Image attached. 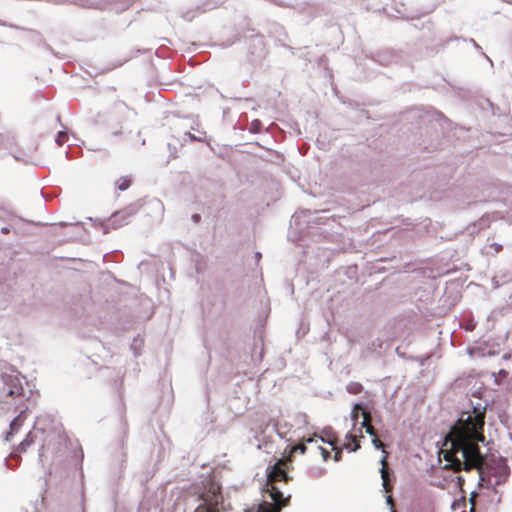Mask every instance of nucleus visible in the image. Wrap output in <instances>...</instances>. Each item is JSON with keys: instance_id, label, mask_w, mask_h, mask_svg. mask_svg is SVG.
I'll use <instances>...</instances> for the list:
<instances>
[{"instance_id": "1", "label": "nucleus", "mask_w": 512, "mask_h": 512, "mask_svg": "<svg viewBox=\"0 0 512 512\" xmlns=\"http://www.w3.org/2000/svg\"><path fill=\"white\" fill-rule=\"evenodd\" d=\"M484 420L485 410L474 408L463 412L446 436L441 453L446 469L454 472L476 469L482 481L492 476L496 478L495 484L500 485L508 478L509 467L501 457L487 461L481 454L478 443L485 441Z\"/></svg>"}, {"instance_id": "2", "label": "nucleus", "mask_w": 512, "mask_h": 512, "mask_svg": "<svg viewBox=\"0 0 512 512\" xmlns=\"http://www.w3.org/2000/svg\"><path fill=\"white\" fill-rule=\"evenodd\" d=\"M266 486L273 503L264 501L258 506L257 512H281L289 504L290 495L284 497L279 487L275 484H266Z\"/></svg>"}, {"instance_id": "3", "label": "nucleus", "mask_w": 512, "mask_h": 512, "mask_svg": "<svg viewBox=\"0 0 512 512\" xmlns=\"http://www.w3.org/2000/svg\"><path fill=\"white\" fill-rule=\"evenodd\" d=\"M4 384L0 387V403H8V398H22L23 387L17 377L4 376Z\"/></svg>"}, {"instance_id": "4", "label": "nucleus", "mask_w": 512, "mask_h": 512, "mask_svg": "<svg viewBox=\"0 0 512 512\" xmlns=\"http://www.w3.org/2000/svg\"><path fill=\"white\" fill-rule=\"evenodd\" d=\"M287 460L280 459L278 460L271 468L267 477V484H275L279 482L288 483L291 480V477L288 475L284 466H286Z\"/></svg>"}, {"instance_id": "5", "label": "nucleus", "mask_w": 512, "mask_h": 512, "mask_svg": "<svg viewBox=\"0 0 512 512\" xmlns=\"http://www.w3.org/2000/svg\"><path fill=\"white\" fill-rule=\"evenodd\" d=\"M382 467L380 469L381 478H382V484L383 488L386 493H390L392 491V485L389 482V472H388V463L386 460V457H383L381 460Z\"/></svg>"}, {"instance_id": "6", "label": "nucleus", "mask_w": 512, "mask_h": 512, "mask_svg": "<svg viewBox=\"0 0 512 512\" xmlns=\"http://www.w3.org/2000/svg\"><path fill=\"white\" fill-rule=\"evenodd\" d=\"M26 420V412L21 411L19 415L11 422L10 424V432L7 434V439L10 435L16 432Z\"/></svg>"}, {"instance_id": "7", "label": "nucleus", "mask_w": 512, "mask_h": 512, "mask_svg": "<svg viewBox=\"0 0 512 512\" xmlns=\"http://www.w3.org/2000/svg\"><path fill=\"white\" fill-rule=\"evenodd\" d=\"M346 438L349 440V442L344 445L346 449L354 452L360 448V442L355 435L348 434Z\"/></svg>"}, {"instance_id": "8", "label": "nucleus", "mask_w": 512, "mask_h": 512, "mask_svg": "<svg viewBox=\"0 0 512 512\" xmlns=\"http://www.w3.org/2000/svg\"><path fill=\"white\" fill-rule=\"evenodd\" d=\"M35 441V436L32 432H29L26 438L19 444L18 451L25 452Z\"/></svg>"}, {"instance_id": "9", "label": "nucleus", "mask_w": 512, "mask_h": 512, "mask_svg": "<svg viewBox=\"0 0 512 512\" xmlns=\"http://www.w3.org/2000/svg\"><path fill=\"white\" fill-rule=\"evenodd\" d=\"M131 185V178L128 176H122L116 181V186L119 191L127 190Z\"/></svg>"}, {"instance_id": "10", "label": "nucleus", "mask_w": 512, "mask_h": 512, "mask_svg": "<svg viewBox=\"0 0 512 512\" xmlns=\"http://www.w3.org/2000/svg\"><path fill=\"white\" fill-rule=\"evenodd\" d=\"M350 394L356 395L362 392L363 386L358 382H351L346 387Z\"/></svg>"}, {"instance_id": "11", "label": "nucleus", "mask_w": 512, "mask_h": 512, "mask_svg": "<svg viewBox=\"0 0 512 512\" xmlns=\"http://www.w3.org/2000/svg\"><path fill=\"white\" fill-rule=\"evenodd\" d=\"M362 416H363V421H362V423H361V426H362V427H364V428H365V427H367V426H369V425H372V424H371L372 416H371V414H370V412H369V411H367V410H365V409H364V410L362 411Z\"/></svg>"}, {"instance_id": "12", "label": "nucleus", "mask_w": 512, "mask_h": 512, "mask_svg": "<svg viewBox=\"0 0 512 512\" xmlns=\"http://www.w3.org/2000/svg\"><path fill=\"white\" fill-rule=\"evenodd\" d=\"M306 450H307V447L305 446V444L299 443L291 448L290 453L291 454H294V453L305 454Z\"/></svg>"}, {"instance_id": "13", "label": "nucleus", "mask_w": 512, "mask_h": 512, "mask_svg": "<svg viewBox=\"0 0 512 512\" xmlns=\"http://www.w3.org/2000/svg\"><path fill=\"white\" fill-rule=\"evenodd\" d=\"M325 434L327 436L326 442L328 444H330L332 446V448L334 446H336V444H337V437H336L335 433L332 432V431H330V432L325 431Z\"/></svg>"}, {"instance_id": "14", "label": "nucleus", "mask_w": 512, "mask_h": 512, "mask_svg": "<svg viewBox=\"0 0 512 512\" xmlns=\"http://www.w3.org/2000/svg\"><path fill=\"white\" fill-rule=\"evenodd\" d=\"M488 248H489V251H488L489 253L497 254L502 250L503 247L501 244L491 243V244H489Z\"/></svg>"}, {"instance_id": "15", "label": "nucleus", "mask_w": 512, "mask_h": 512, "mask_svg": "<svg viewBox=\"0 0 512 512\" xmlns=\"http://www.w3.org/2000/svg\"><path fill=\"white\" fill-rule=\"evenodd\" d=\"M195 512H214V509L212 508L211 505L204 503V504H200L196 508Z\"/></svg>"}, {"instance_id": "16", "label": "nucleus", "mask_w": 512, "mask_h": 512, "mask_svg": "<svg viewBox=\"0 0 512 512\" xmlns=\"http://www.w3.org/2000/svg\"><path fill=\"white\" fill-rule=\"evenodd\" d=\"M360 410H364L362 405L361 404H356L354 407H353V410H352V419L354 421H357L358 420V417H359V411Z\"/></svg>"}, {"instance_id": "17", "label": "nucleus", "mask_w": 512, "mask_h": 512, "mask_svg": "<svg viewBox=\"0 0 512 512\" xmlns=\"http://www.w3.org/2000/svg\"><path fill=\"white\" fill-rule=\"evenodd\" d=\"M68 140V135L66 132H59L58 133V136H57V139H56V142L58 145H62L64 142H66Z\"/></svg>"}, {"instance_id": "18", "label": "nucleus", "mask_w": 512, "mask_h": 512, "mask_svg": "<svg viewBox=\"0 0 512 512\" xmlns=\"http://www.w3.org/2000/svg\"><path fill=\"white\" fill-rule=\"evenodd\" d=\"M333 450L335 451L334 460L336 462L340 461L342 459V449L338 448L337 446H334Z\"/></svg>"}, {"instance_id": "19", "label": "nucleus", "mask_w": 512, "mask_h": 512, "mask_svg": "<svg viewBox=\"0 0 512 512\" xmlns=\"http://www.w3.org/2000/svg\"><path fill=\"white\" fill-rule=\"evenodd\" d=\"M372 443L375 446L376 449H384L383 442L377 437L372 439Z\"/></svg>"}, {"instance_id": "20", "label": "nucleus", "mask_w": 512, "mask_h": 512, "mask_svg": "<svg viewBox=\"0 0 512 512\" xmlns=\"http://www.w3.org/2000/svg\"><path fill=\"white\" fill-rule=\"evenodd\" d=\"M319 450L321 451V455L323 457V460L327 461L329 459V457H330V452L327 449H325V448H323L321 446H319Z\"/></svg>"}, {"instance_id": "21", "label": "nucleus", "mask_w": 512, "mask_h": 512, "mask_svg": "<svg viewBox=\"0 0 512 512\" xmlns=\"http://www.w3.org/2000/svg\"><path fill=\"white\" fill-rule=\"evenodd\" d=\"M366 432L373 438L377 437V432L372 425L365 427Z\"/></svg>"}, {"instance_id": "22", "label": "nucleus", "mask_w": 512, "mask_h": 512, "mask_svg": "<svg viewBox=\"0 0 512 512\" xmlns=\"http://www.w3.org/2000/svg\"><path fill=\"white\" fill-rule=\"evenodd\" d=\"M44 456H45V446L42 447V449L39 453V458L41 461H43Z\"/></svg>"}, {"instance_id": "23", "label": "nucleus", "mask_w": 512, "mask_h": 512, "mask_svg": "<svg viewBox=\"0 0 512 512\" xmlns=\"http://www.w3.org/2000/svg\"><path fill=\"white\" fill-rule=\"evenodd\" d=\"M387 503L390 504L391 506H393V498L391 495H388L387 497Z\"/></svg>"}, {"instance_id": "24", "label": "nucleus", "mask_w": 512, "mask_h": 512, "mask_svg": "<svg viewBox=\"0 0 512 512\" xmlns=\"http://www.w3.org/2000/svg\"><path fill=\"white\" fill-rule=\"evenodd\" d=\"M1 232H2L3 234H8V233L10 232V229H9V228H7V227H3V228L1 229Z\"/></svg>"}, {"instance_id": "25", "label": "nucleus", "mask_w": 512, "mask_h": 512, "mask_svg": "<svg viewBox=\"0 0 512 512\" xmlns=\"http://www.w3.org/2000/svg\"><path fill=\"white\" fill-rule=\"evenodd\" d=\"M193 219H194L196 222H198V221L200 220V216L196 214V215H194V216H193Z\"/></svg>"}, {"instance_id": "26", "label": "nucleus", "mask_w": 512, "mask_h": 512, "mask_svg": "<svg viewBox=\"0 0 512 512\" xmlns=\"http://www.w3.org/2000/svg\"><path fill=\"white\" fill-rule=\"evenodd\" d=\"M313 441H314V439H313V438H308V439L306 440V442H308V443L313 442Z\"/></svg>"}]
</instances>
